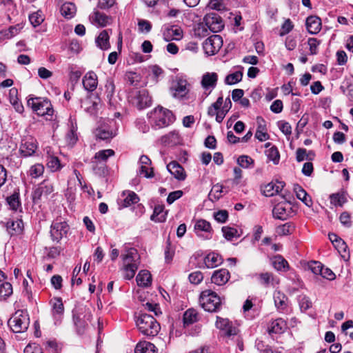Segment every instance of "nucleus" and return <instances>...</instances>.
I'll return each mask as SVG.
<instances>
[{"label": "nucleus", "instance_id": "64", "mask_svg": "<svg viewBox=\"0 0 353 353\" xmlns=\"http://www.w3.org/2000/svg\"><path fill=\"white\" fill-rule=\"evenodd\" d=\"M323 265L319 261H312L309 264V268L316 275H321Z\"/></svg>", "mask_w": 353, "mask_h": 353}, {"label": "nucleus", "instance_id": "29", "mask_svg": "<svg viewBox=\"0 0 353 353\" xmlns=\"http://www.w3.org/2000/svg\"><path fill=\"white\" fill-rule=\"evenodd\" d=\"M283 188L282 182H277L276 183L271 182L264 187L263 191L266 196H272L281 192Z\"/></svg>", "mask_w": 353, "mask_h": 353}, {"label": "nucleus", "instance_id": "18", "mask_svg": "<svg viewBox=\"0 0 353 353\" xmlns=\"http://www.w3.org/2000/svg\"><path fill=\"white\" fill-rule=\"evenodd\" d=\"M218 81V75L215 72H206L205 73L201 81L202 88L205 90L214 89Z\"/></svg>", "mask_w": 353, "mask_h": 353}, {"label": "nucleus", "instance_id": "7", "mask_svg": "<svg viewBox=\"0 0 353 353\" xmlns=\"http://www.w3.org/2000/svg\"><path fill=\"white\" fill-rule=\"evenodd\" d=\"M8 325L15 333L25 332L29 325V317L26 312L17 311L8 321Z\"/></svg>", "mask_w": 353, "mask_h": 353}, {"label": "nucleus", "instance_id": "62", "mask_svg": "<svg viewBox=\"0 0 353 353\" xmlns=\"http://www.w3.org/2000/svg\"><path fill=\"white\" fill-rule=\"evenodd\" d=\"M88 106L85 108V110L91 114H94L97 113L99 106V103L97 101H93L90 99H88L84 102Z\"/></svg>", "mask_w": 353, "mask_h": 353}, {"label": "nucleus", "instance_id": "3", "mask_svg": "<svg viewBox=\"0 0 353 353\" xmlns=\"http://www.w3.org/2000/svg\"><path fill=\"white\" fill-rule=\"evenodd\" d=\"M28 106L31 108L38 115L46 116L47 119H52L54 110L48 99L41 97H30L27 101Z\"/></svg>", "mask_w": 353, "mask_h": 353}, {"label": "nucleus", "instance_id": "50", "mask_svg": "<svg viewBox=\"0 0 353 353\" xmlns=\"http://www.w3.org/2000/svg\"><path fill=\"white\" fill-rule=\"evenodd\" d=\"M92 19L95 23L101 26H105L108 23V17L98 11H95L92 16Z\"/></svg>", "mask_w": 353, "mask_h": 353}, {"label": "nucleus", "instance_id": "12", "mask_svg": "<svg viewBox=\"0 0 353 353\" xmlns=\"http://www.w3.org/2000/svg\"><path fill=\"white\" fill-rule=\"evenodd\" d=\"M204 22L212 32H219L224 27L221 17L216 13H210L205 16Z\"/></svg>", "mask_w": 353, "mask_h": 353}, {"label": "nucleus", "instance_id": "63", "mask_svg": "<svg viewBox=\"0 0 353 353\" xmlns=\"http://www.w3.org/2000/svg\"><path fill=\"white\" fill-rule=\"evenodd\" d=\"M29 20L34 27H37L43 22V18L39 12H34L30 15Z\"/></svg>", "mask_w": 353, "mask_h": 353}, {"label": "nucleus", "instance_id": "26", "mask_svg": "<svg viewBox=\"0 0 353 353\" xmlns=\"http://www.w3.org/2000/svg\"><path fill=\"white\" fill-rule=\"evenodd\" d=\"M294 191L296 193V197L302 201L307 206L310 207L312 205L311 197L300 185L295 184L294 185Z\"/></svg>", "mask_w": 353, "mask_h": 353}, {"label": "nucleus", "instance_id": "52", "mask_svg": "<svg viewBox=\"0 0 353 353\" xmlns=\"http://www.w3.org/2000/svg\"><path fill=\"white\" fill-rule=\"evenodd\" d=\"M243 74L241 72H236L232 74H228L225 79V82L228 85H233L241 81Z\"/></svg>", "mask_w": 353, "mask_h": 353}, {"label": "nucleus", "instance_id": "33", "mask_svg": "<svg viewBox=\"0 0 353 353\" xmlns=\"http://www.w3.org/2000/svg\"><path fill=\"white\" fill-rule=\"evenodd\" d=\"M272 263L273 267L278 271H287L289 268L288 261L281 255L273 257Z\"/></svg>", "mask_w": 353, "mask_h": 353}, {"label": "nucleus", "instance_id": "4", "mask_svg": "<svg viewBox=\"0 0 353 353\" xmlns=\"http://www.w3.org/2000/svg\"><path fill=\"white\" fill-rule=\"evenodd\" d=\"M199 303L205 311L210 312H216L221 307L220 296L211 290H205L201 292Z\"/></svg>", "mask_w": 353, "mask_h": 353}, {"label": "nucleus", "instance_id": "38", "mask_svg": "<svg viewBox=\"0 0 353 353\" xmlns=\"http://www.w3.org/2000/svg\"><path fill=\"white\" fill-rule=\"evenodd\" d=\"M96 136L100 139L108 140L112 139L114 134L107 126H101L97 129Z\"/></svg>", "mask_w": 353, "mask_h": 353}, {"label": "nucleus", "instance_id": "59", "mask_svg": "<svg viewBox=\"0 0 353 353\" xmlns=\"http://www.w3.org/2000/svg\"><path fill=\"white\" fill-rule=\"evenodd\" d=\"M299 302L300 308L302 311L307 310L312 305V303L310 299L308 296H307L306 295L300 296L299 299Z\"/></svg>", "mask_w": 353, "mask_h": 353}, {"label": "nucleus", "instance_id": "36", "mask_svg": "<svg viewBox=\"0 0 353 353\" xmlns=\"http://www.w3.org/2000/svg\"><path fill=\"white\" fill-rule=\"evenodd\" d=\"M204 263L208 268H213L221 263V259L218 254L210 253L205 257Z\"/></svg>", "mask_w": 353, "mask_h": 353}, {"label": "nucleus", "instance_id": "28", "mask_svg": "<svg viewBox=\"0 0 353 353\" xmlns=\"http://www.w3.org/2000/svg\"><path fill=\"white\" fill-rule=\"evenodd\" d=\"M97 46L103 50L110 48L109 34L107 30H103L96 39Z\"/></svg>", "mask_w": 353, "mask_h": 353}, {"label": "nucleus", "instance_id": "37", "mask_svg": "<svg viewBox=\"0 0 353 353\" xmlns=\"http://www.w3.org/2000/svg\"><path fill=\"white\" fill-rule=\"evenodd\" d=\"M198 321V314L194 309H188L183 314V323L185 325H191Z\"/></svg>", "mask_w": 353, "mask_h": 353}, {"label": "nucleus", "instance_id": "9", "mask_svg": "<svg viewBox=\"0 0 353 353\" xmlns=\"http://www.w3.org/2000/svg\"><path fill=\"white\" fill-rule=\"evenodd\" d=\"M69 230V225L61 219H56L51 225L50 235L53 241L59 242L65 237Z\"/></svg>", "mask_w": 353, "mask_h": 353}, {"label": "nucleus", "instance_id": "40", "mask_svg": "<svg viewBox=\"0 0 353 353\" xmlns=\"http://www.w3.org/2000/svg\"><path fill=\"white\" fill-rule=\"evenodd\" d=\"M162 141L168 145H176L180 142V136L176 131L170 132L162 137Z\"/></svg>", "mask_w": 353, "mask_h": 353}, {"label": "nucleus", "instance_id": "43", "mask_svg": "<svg viewBox=\"0 0 353 353\" xmlns=\"http://www.w3.org/2000/svg\"><path fill=\"white\" fill-rule=\"evenodd\" d=\"M222 232L223 234V236L228 241H232L234 238H238L240 236V234L239 233L237 229L229 226H224L222 228Z\"/></svg>", "mask_w": 353, "mask_h": 353}, {"label": "nucleus", "instance_id": "13", "mask_svg": "<svg viewBox=\"0 0 353 353\" xmlns=\"http://www.w3.org/2000/svg\"><path fill=\"white\" fill-rule=\"evenodd\" d=\"M188 83L185 79H177L174 81L171 88L172 95L175 98L183 99L189 92Z\"/></svg>", "mask_w": 353, "mask_h": 353}, {"label": "nucleus", "instance_id": "25", "mask_svg": "<svg viewBox=\"0 0 353 353\" xmlns=\"http://www.w3.org/2000/svg\"><path fill=\"white\" fill-rule=\"evenodd\" d=\"M273 298L275 306L279 310L283 311L287 307L288 299L285 294L280 291H275Z\"/></svg>", "mask_w": 353, "mask_h": 353}, {"label": "nucleus", "instance_id": "1", "mask_svg": "<svg viewBox=\"0 0 353 353\" xmlns=\"http://www.w3.org/2000/svg\"><path fill=\"white\" fill-rule=\"evenodd\" d=\"M123 271V277L125 279H132L138 270L140 257L134 248L128 249L126 253L121 254Z\"/></svg>", "mask_w": 353, "mask_h": 353}, {"label": "nucleus", "instance_id": "47", "mask_svg": "<svg viewBox=\"0 0 353 353\" xmlns=\"http://www.w3.org/2000/svg\"><path fill=\"white\" fill-rule=\"evenodd\" d=\"M47 166L52 172H56L61 168L59 159L54 156H49L48 157Z\"/></svg>", "mask_w": 353, "mask_h": 353}, {"label": "nucleus", "instance_id": "42", "mask_svg": "<svg viewBox=\"0 0 353 353\" xmlns=\"http://www.w3.org/2000/svg\"><path fill=\"white\" fill-rule=\"evenodd\" d=\"M6 201L12 210H17L21 206L19 193L18 192H14L12 195L7 197Z\"/></svg>", "mask_w": 353, "mask_h": 353}, {"label": "nucleus", "instance_id": "51", "mask_svg": "<svg viewBox=\"0 0 353 353\" xmlns=\"http://www.w3.org/2000/svg\"><path fill=\"white\" fill-rule=\"evenodd\" d=\"M254 160L248 155H241L237 159V163L243 168H249L254 165Z\"/></svg>", "mask_w": 353, "mask_h": 353}, {"label": "nucleus", "instance_id": "56", "mask_svg": "<svg viewBox=\"0 0 353 353\" xmlns=\"http://www.w3.org/2000/svg\"><path fill=\"white\" fill-rule=\"evenodd\" d=\"M71 128L69 132L67 134L66 139L69 143L74 144L77 141V124H74L72 120H70Z\"/></svg>", "mask_w": 353, "mask_h": 353}, {"label": "nucleus", "instance_id": "20", "mask_svg": "<svg viewBox=\"0 0 353 353\" xmlns=\"http://www.w3.org/2000/svg\"><path fill=\"white\" fill-rule=\"evenodd\" d=\"M168 170L179 181L185 180L186 174L183 168L176 161H172L167 165Z\"/></svg>", "mask_w": 353, "mask_h": 353}, {"label": "nucleus", "instance_id": "17", "mask_svg": "<svg viewBox=\"0 0 353 353\" xmlns=\"http://www.w3.org/2000/svg\"><path fill=\"white\" fill-rule=\"evenodd\" d=\"M230 272L226 269H220L214 272L211 276V282L216 285H225L230 279Z\"/></svg>", "mask_w": 353, "mask_h": 353}, {"label": "nucleus", "instance_id": "54", "mask_svg": "<svg viewBox=\"0 0 353 353\" xmlns=\"http://www.w3.org/2000/svg\"><path fill=\"white\" fill-rule=\"evenodd\" d=\"M73 321L77 327L78 332L80 334L83 333L85 327L88 325L85 321L81 318V315L75 314H73Z\"/></svg>", "mask_w": 353, "mask_h": 353}, {"label": "nucleus", "instance_id": "39", "mask_svg": "<svg viewBox=\"0 0 353 353\" xmlns=\"http://www.w3.org/2000/svg\"><path fill=\"white\" fill-rule=\"evenodd\" d=\"M44 166L41 163H36L30 166L28 170V175L33 179H37L42 176L44 172Z\"/></svg>", "mask_w": 353, "mask_h": 353}, {"label": "nucleus", "instance_id": "22", "mask_svg": "<svg viewBox=\"0 0 353 353\" xmlns=\"http://www.w3.org/2000/svg\"><path fill=\"white\" fill-rule=\"evenodd\" d=\"M306 28L309 33L316 34L321 30V19L316 16H310L306 19Z\"/></svg>", "mask_w": 353, "mask_h": 353}, {"label": "nucleus", "instance_id": "35", "mask_svg": "<svg viewBox=\"0 0 353 353\" xmlns=\"http://www.w3.org/2000/svg\"><path fill=\"white\" fill-rule=\"evenodd\" d=\"M60 12L65 18L71 19L76 12V6L72 3H65L61 6Z\"/></svg>", "mask_w": 353, "mask_h": 353}, {"label": "nucleus", "instance_id": "16", "mask_svg": "<svg viewBox=\"0 0 353 353\" xmlns=\"http://www.w3.org/2000/svg\"><path fill=\"white\" fill-rule=\"evenodd\" d=\"M216 326L218 329L223 330L228 336L236 335L238 332L237 328L232 326L231 322L228 319L217 316Z\"/></svg>", "mask_w": 353, "mask_h": 353}, {"label": "nucleus", "instance_id": "24", "mask_svg": "<svg viewBox=\"0 0 353 353\" xmlns=\"http://www.w3.org/2000/svg\"><path fill=\"white\" fill-rule=\"evenodd\" d=\"M23 228V223L21 219L9 220L6 223V229L10 235L20 234Z\"/></svg>", "mask_w": 353, "mask_h": 353}, {"label": "nucleus", "instance_id": "23", "mask_svg": "<svg viewBox=\"0 0 353 353\" xmlns=\"http://www.w3.org/2000/svg\"><path fill=\"white\" fill-rule=\"evenodd\" d=\"M83 84L86 90L94 91L98 84L97 74L92 71L87 72L83 79Z\"/></svg>", "mask_w": 353, "mask_h": 353}, {"label": "nucleus", "instance_id": "44", "mask_svg": "<svg viewBox=\"0 0 353 353\" xmlns=\"http://www.w3.org/2000/svg\"><path fill=\"white\" fill-rule=\"evenodd\" d=\"M12 294V286L8 282L0 283V301L6 299Z\"/></svg>", "mask_w": 353, "mask_h": 353}, {"label": "nucleus", "instance_id": "60", "mask_svg": "<svg viewBox=\"0 0 353 353\" xmlns=\"http://www.w3.org/2000/svg\"><path fill=\"white\" fill-rule=\"evenodd\" d=\"M126 81L131 85H136L140 81L139 74L134 72H128L125 75Z\"/></svg>", "mask_w": 353, "mask_h": 353}, {"label": "nucleus", "instance_id": "19", "mask_svg": "<svg viewBox=\"0 0 353 353\" xmlns=\"http://www.w3.org/2000/svg\"><path fill=\"white\" fill-rule=\"evenodd\" d=\"M37 149V145L36 141L32 139H29L22 142L19 151L23 157H28L34 154Z\"/></svg>", "mask_w": 353, "mask_h": 353}, {"label": "nucleus", "instance_id": "49", "mask_svg": "<svg viewBox=\"0 0 353 353\" xmlns=\"http://www.w3.org/2000/svg\"><path fill=\"white\" fill-rule=\"evenodd\" d=\"M114 154V150L111 149L103 150L97 152L94 155V159L99 161L105 162L108 157Z\"/></svg>", "mask_w": 353, "mask_h": 353}, {"label": "nucleus", "instance_id": "2", "mask_svg": "<svg viewBox=\"0 0 353 353\" xmlns=\"http://www.w3.org/2000/svg\"><path fill=\"white\" fill-rule=\"evenodd\" d=\"M137 325L139 331L148 336H156L160 330V325L151 315L141 314L137 320Z\"/></svg>", "mask_w": 353, "mask_h": 353}, {"label": "nucleus", "instance_id": "5", "mask_svg": "<svg viewBox=\"0 0 353 353\" xmlns=\"http://www.w3.org/2000/svg\"><path fill=\"white\" fill-rule=\"evenodd\" d=\"M150 117L152 119L155 126L159 128L168 126L174 121V117L172 112L163 107L155 108L150 113Z\"/></svg>", "mask_w": 353, "mask_h": 353}, {"label": "nucleus", "instance_id": "31", "mask_svg": "<svg viewBox=\"0 0 353 353\" xmlns=\"http://www.w3.org/2000/svg\"><path fill=\"white\" fill-rule=\"evenodd\" d=\"M136 280L138 285L147 287L151 284V274L148 270H141L137 274Z\"/></svg>", "mask_w": 353, "mask_h": 353}, {"label": "nucleus", "instance_id": "14", "mask_svg": "<svg viewBox=\"0 0 353 353\" xmlns=\"http://www.w3.org/2000/svg\"><path fill=\"white\" fill-rule=\"evenodd\" d=\"M256 277L259 283L264 288H274L279 283V279L271 272H261L256 274Z\"/></svg>", "mask_w": 353, "mask_h": 353}, {"label": "nucleus", "instance_id": "46", "mask_svg": "<svg viewBox=\"0 0 353 353\" xmlns=\"http://www.w3.org/2000/svg\"><path fill=\"white\" fill-rule=\"evenodd\" d=\"M127 193V196L123 201V203L121 205L122 208H127L132 204L138 203L139 201V198L135 192L128 191Z\"/></svg>", "mask_w": 353, "mask_h": 353}, {"label": "nucleus", "instance_id": "6", "mask_svg": "<svg viewBox=\"0 0 353 353\" xmlns=\"http://www.w3.org/2000/svg\"><path fill=\"white\" fill-rule=\"evenodd\" d=\"M54 192L53 183L49 179H44L39 183L32 193V201L34 204L48 200L49 196Z\"/></svg>", "mask_w": 353, "mask_h": 353}, {"label": "nucleus", "instance_id": "53", "mask_svg": "<svg viewBox=\"0 0 353 353\" xmlns=\"http://www.w3.org/2000/svg\"><path fill=\"white\" fill-rule=\"evenodd\" d=\"M265 153L268 159L272 161L274 164H277L279 163L280 155L275 146H272L270 149L266 150Z\"/></svg>", "mask_w": 353, "mask_h": 353}, {"label": "nucleus", "instance_id": "58", "mask_svg": "<svg viewBox=\"0 0 353 353\" xmlns=\"http://www.w3.org/2000/svg\"><path fill=\"white\" fill-rule=\"evenodd\" d=\"M52 311L54 315H62L64 312V307L62 300L60 298L54 299Z\"/></svg>", "mask_w": 353, "mask_h": 353}, {"label": "nucleus", "instance_id": "61", "mask_svg": "<svg viewBox=\"0 0 353 353\" xmlns=\"http://www.w3.org/2000/svg\"><path fill=\"white\" fill-rule=\"evenodd\" d=\"M320 44L321 41L316 38H309L307 39V45L309 46L310 54H317L318 48Z\"/></svg>", "mask_w": 353, "mask_h": 353}, {"label": "nucleus", "instance_id": "15", "mask_svg": "<svg viewBox=\"0 0 353 353\" xmlns=\"http://www.w3.org/2000/svg\"><path fill=\"white\" fill-rule=\"evenodd\" d=\"M163 37L165 41H179L183 38V30L177 26L166 27L163 31Z\"/></svg>", "mask_w": 353, "mask_h": 353}, {"label": "nucleus", "instance_id": "8", "mask_svg": "<svg viewBox=\"0 0 353 353\" xmlns=\"http://www.w3.org/2000/svg\"><path fill=\"white\" fill-rule=\"evenodd\" d=\"M130 102L139 110L152 105V97L147 90H133L128 97Z\"/></svg>", "mask_w": 353, "mask_h": 353}, {"label": "nucleus", "instance_id": "32", "mask_svg": "<svg viewBox=\"0 0 353 353\" xmlns=\"http://www.w3.org/2000/svg\"><path fill=\"white\" fill-rule=\"evenodd\" d=\"M156 347L154 344L148 341L139 342L134 350V353H155Z\"/></svg>", "mask_w": 353, "mask_h": 353}, {"label": "nucleus", "instance_id": "41", "mask_svg": "<svg viewBox=\"0 0 353 353\" xmlns=\"http://www.w3.org/2000/svg\"><path fill=\"white\" fill-rule=\"evenodd\" d=\"M272 214L276 219L284 220L287 217V210L283 204L279 203L273 208Z\"/></svg>", "mask_w": 353, "mask_h": 353}, {"label": "nucleus", "instance_id": "21", "mask_svg": "<svg viewBox=\"0 0 353 353\" xmlns=\"http://www.w3.org/2000/svg\"><path fill=\"white\" fill-rule=\"evenodd\" d=\"M139 163L141 164L139 173L143 174L146 178H152L154 176L153 168L150 167L151 161L148 157L142 155L140 157Z\"/></svg>", "mask_w": 353, "mask_h": 353}, {"label": "nucleus", "instance_id": "11", "mask_svg": "<svg viewBox=\"0 0 353 353\" xmlns=\"http://www.w3.org/2000/svg\"><path fill=\"white\" fill-rule=\"evenodd\" d=\"M194 231L198 236L204 239H210L212 237L213 230L210 222L204 219H199L196 221L194 227Z\"/></svg>", "mask_w": 353, "mask_h": 353}, {"label": "nucleus", "instance_id": "34", "mask_svg": "<svg viewBox=\"0 0 353 353\" xmlns=\"http://www.w3.org/2000/svg\"><path fill=\"white\" fill-rule=\"evenodd\" d=\"M286 327V323L282 319H277L273 321L268 328L269 333H282Z\"/></svg>", "mask_w": 353, "mask_h": 353}, {"label": "nucleus", "instance_id": "55", "mask_svg": "<svg viewBox=\"0 0 353 353\" xmlns=\"http://www.w3.org/2000/svg\"><path fill=\"white\" fill-rule=\"evenodd\" d=\"M223 99L220 97L217 99L216 101L212 103L208 110V114L210 117L216 115L218 110L221 108L223 105Z\"/></svg>", "mask_w": 353, "mask_h": 353}, {"label": "nucleus", "instance_id": "30", "mask_svg": "<svg viewBox=\"0 0 353 353\" xmlns=\"http://www.w3.org/2000/svg\"><path fill=\"white\" fill-rule=\"evenodd\" d=\"M150 219L152 221L159 223L165 221L166 219V212H164V205L159 204L155 205Z\"/></svg>", "mask_w": 353, "mask_h": 353}, {"label": "nucleus", "instance_id": "45", "mask_svg": "<svg viewBox=\"0 0 353 353\" xmlns=\"http://www.w3.org/2000/svg\"><path fill=\"white\" fill-rule=\"evenodd\" d=\"M210 31L206 26V23H200L196 25L194 29V36L199 38L207 37Z\"/></svg>", "mask_w": 353, "mask_h": 353}, {"label": "nucleus", "instance_id": "10", "mask_svg": "<svg viewBox=\"0 0 353 353\" xmlns=\"http://www.w3.org/2000/svg\"><path fill=\"white\" fill-rule=\"evenodd\" d=\"M223 45V40L220 35L213 34L209 37L203 43V48L208 55L216 54Z\"/></svg>", "mask_w": 353, "mask_h": 353}, {"label": "nucleus", "instance_id": "27", "mask_svg": "<svg viewBox=\"0 0 353 353\" xmlns=\"http://www.w3.org/2000/svg\"><path fill=\"white\" fill-rule=\"evenodd\" d=\"M17 94V89L14 88H11L9 91V99L15 110L19 113H22L24 110V108L22 103L19 101Z\"/></svg>", "mask_w": 353, "mask_h": 353}, {"label": "nucleus", "instance_id": "57", "mask_svg": "<svg viewBox=\"0 0 353 353\" xmlns=\"http://www.w3.org/2000/svg\"><path fill=\"white\" fill-rule=\"evenodd\" d=\"M294 228V226L291 223H286L277 227L276 231L279 235L284 236L291 234L293 232Z\"/></svg>", "mask_w": 353, "mask_h": 353}, {"label": "nucleus", "instance_id": "48", "mask_svg": "<svg viewBox=\"0 0 353 353\" xmlns=\"http://www.w3.org/2000/svg\"><path fill=\"white\" fill-rule=\"evenodd\" d=\"M22 26L17 24L16 26H10L8 30H3L2 34L6 39H11L15 35L18 34L22 29Z\"/></svg>", "mask_w": 353, "mask_h": 353}]
</instances>
